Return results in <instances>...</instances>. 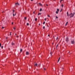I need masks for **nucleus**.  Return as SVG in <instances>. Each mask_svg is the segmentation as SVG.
Masks as SVG:
<instances>
[{
	"mask_svg": "<svg viewBox=\"0 0 75 75\" xmlns=\"http://www.w3.org/2000/svg\"><path fill=\"white\" fill-rule=\"evenodd\" d=\"M38 65V64H37V63H36L35 64L34 67H37Z\"/></svg>",
	"mask_w": 75,
	"mask_h": 75,
	"instance_id": "7",
	"label": "nucleus"
},
{
	"mask_svg": "<svg viewBox=\"0 0 75 75\" xmlns=\"http://www.w3.org/2000/svg\"><path fill=\"white\" fill-rule=\"evenodd\" d=\"M16 27H14L13 28V29H14V30H16Z\"/></svg>",
	"mask_w": 75,
	"mask_h": 75,
	"instance_id": "19",
	"label": "nucleus"
},
{
	"mask_svg": "<svg viewBox=\"0 0 75 75\" xmlns=\"http://www.w3.org/2000/svg\"><path fill=\"white\" fill-rule=\"evenodd\" d=\"M22 51H23V49H21V50H20L21 52H22Z\"/></svg>",
	"mask_w": 75,
	"mask_h": 75,
	"instance_id": "9",
	"label": "nucleus"
},
{
	"mask_svg": "<svg viewBox=\"0 0 75 75\" xmlns=\"http://www.w3.org/2000/svg\"><path fill=\"white\" fill-rule=\"evenodd\" d=\"M13 16H15L16 15V13L15 12V10H13Z\"/></svg>",
	"mask_w": 75,
	"mask_h": 75,
	"instance_id": "2",
	"label": "nucleus"
},
{
	"mask_svg": "<svg viewBox=\"0 0 75 75\" xmlns=\"http://www.w3.org/2000/svg\"><path fill=\"white\" fill-rule=\"evenodd\" d=\"M16 38H18V36H16Z\"/></svg>",
	"mask_w": 75,
	"mask_h": 75,
	"instance_id": "35",
	"label": "nucleus"
},
{
	"mask_svg": "<svg viewBox=\"0 0 75 75\" xmlns=\"http://www.w3.org/2000/svg\"><path fill=\"white\" fill-rule=\"evenodd\" d=\"M15 5L16 6H20V4L18 3H15Z\"/></svg>",
	"mask_w": 75,
	"mask_h": 75,
	"instance_id": "4",
	"label": "nucleus"
},
{
	"mask_svg": "<svg viewBox=\"0 0 75 75\" xmlns=\"http://www.w3.org/2000/svg\"><path fill=\"white\" fill-rule=\"evenodd\" d=\"M27 25H29V23H27Z\"/></svg>",
	"mask_w": 75,
	"mask_h": 75,
	"instance_id": "22",
	"label": "nucleus"
},
{
	"mask_svg": "<svg viewBox=\"0 0 75 75\" xmlns=\"http://www.w3.org/2000/svg\"><path fill=\"white\" fill-rule=\"evenodd\" d=\"M61 57H60L58 60V62L59 61V60H60V58Z\"/></svg>",
	"mask_w": 75,
	"mask_h": 75,
	"instance_id": "8",
	"label": "nucleus"
},
{
	"mask_svg": "<svg viewBox=\"0 0 75 75\" xmlns=\"http://www.w3.org/2000/svg\"><path fill=\"white\" fill-rule=\"evenodd\" d=\"M45 22H44L43 23V24H45Z\"/></svg>",
	"mask_w": 75,
	"mask_h": 75,
	"instance_id": "21",
	"label": "nucleus"
},
{
	"mask_svg": "<svg viewBox=\"0 0 75 75\" xmlns=\"http://www.w3.org/2000/svg\"><path fill=\"white\" fill-rule=\"evenodd\" d=\"M35 21H37V18H36L35 19Z\"/></svg>",
	"mask_w": 75,
	"mask_h": 75,
	"instance_id": "20",
	"label": "nucleus"
},
{
	"mask_svg": "<svg viewBox=\"0 0 75 75\" xmlns=\"http://www.w3.org/2000/svg\"><path fill=\"white\" fill-rule=\"evenodd\" d=\"M35 13V12H33V14H34Z\"/></svg>",
	"mask_w": 75,
	"mask_h": 75,
	"instance_id": "43",
	"label": "nucleus"
},
{
	"mask_svg": "<svg viewBox=\"0 0 75 75\" xmlns=\"http://www.w3.org/2000/svg\"><path fill=\"white\" fill-rule=\"evenodd\" d=\"M61 6L62 7H64V4L62 5Z\"/></svg>",
	"mask_w": 75,
	"mask_h": 75,
	"instance_id": "16",
	"label": "nucleus"
},
{
	"mask_svg": "<svg viewBox=\"0 0 75 75\" xmlns=\"http://www.w3.org/2000/svg\"><path fill=\"white\" fill-rule=\"evenodd\" d=\"M6 39H7V38H6Z\"/></svg>",
	"mask_w": 75,
	"mask_h": 75,
	"instance_id": "45",
	"label": "nucleus"
},
{
	"mask_svg": "<svg viewBox=\"0 0 75 75\" xmlns=\"http://www.w3.org/2000/svg\"><path fill=\"white\" fill-rule=\"evenodd\" d=\"M56 18H58V17L57 16H56Z\"/></svg>",
	"mask_w": 75,
	"mask_h": 75,
	"instance_id": "38",
	"label": "nucleus"
},
{
	"mask_svg": "<svg viewBox=\"0 0 75 75\" xmlns=\"http://www.w3.org/2000/svg\"><path fill=\"white\" fill-rule=\"evenodd\" d=\"M58 11H57L56 12V14H58Z\"/></svg>",
	"mask_w": 75,
	"mask_h": 75,
	"instance_id": "15",
	"label": "nucleus"
},
{
	"mask_svg": "<svg viewBox=\"0 0 75 75\" xmlns=\"http://www.w3.org/2000/svg\"><path fill=\"white\" fill-rule=\"evenodd\" d=\"M75 12H74L73 14H72V13H71L70 14H68V12H67V16H71L70 17V18H71V17H73L74 16V15H75Z\"/></svg>",
	"mask_w": 75,
	"mask_h": 75,
	"instance_id": "1",
	"label": "nucleus"
},
{
	"mask_svg": "<svg viewBox=\"0 0 75 75\" xmlns=\"http://www.w3.org/2000/svg\"><path fill=\"white\" fill-rule=\"evenodd\" d=\"M66 41H67V42H68L69 41L68 38H66Z\"/></svg>",
	"mask_w": 75,
	"mask_h": 75,
	"instance_id": "3",
	"label": "nucleus"
},
{
	"mask_svg": "<svg viewBox=\"0 0 75 75\" xmlns=\"http://www.w3.org/2000/svg\"><path fill=\"white\" fill-rule=\"evenodd\" d=\"M58 47V44H57V46H56V48H57V47Z\"/></svg>",
	"mask_w": 75,
	"mask_h": 75,
	"instance_id": "23",
	"label": "nucleus"
},
{
	"mask_svg": "<svg viewBox=\"0 0 75 75\" xmlns=\"http://www.w3.org/2000/svg\"><path fill=\"white\" fill-rule=\"evenodd\" d=\"M41 13H39L38 14V16H39V15H41Z\"/></svg>",
	"mask_w": 75,
	"mask_h": 75,
	"instance_id": "12",
	"label": "nucleus"
},
{
	"mask_svg": "<svg viewBox=\"0 0 75 75\" xmlns=\"http://www.w3.org/2000/svg\"><path fill=\"white\" fill-rule=\"evenodd\" d=\"M42 11V8H41L40 9V11Z\"/></svg>",
	"mask_w": 75,
	"mask_h": 75,
	"instance_id": "18",
	"label": "nucleus"
},
{
	"mask_svg": "<svg viewBox=\"0 0 75 75\" xmlns=\"http://www.w3.org/2000/svg\"><path fill=\"white\" fill-rule=\"evenodd\" d=\"M58 37H57V39H56L57 40H58Z\"/></svg>",
	"mask_w": 75,
	"mask_h": 75,
	"instance_id": "32",
	"label": "nucleus"
},
{
	"mask_svg": "<svg viewBox=\"0 0 75 75\" xmlns=\"http://www.w3.org/2000/svg\"><path fill=\"white\" fill-rule=\"evenodd\" d=\"M47 16H48V17H50V16L49 15H47Z\"/></svg>",
	"mask_w": 75,
	"mask_h": 75,
	"instance_id": "30",
	"label": "nucleus"
},
{
	"mask_svg": "<svg viewBox=\"0 0 75 75\" xmlns=\"http://www.w3.org/2000/svg\"><path fill=\"white\" fill-rule=\"evenodd\" d=\"M71 42V44H73L75 43V41H74V40H72Z\"/></svg>",
	"mask_w": 75,
	"mask_h": 75,
	"instance_id": "6",
	"label": "nucleus"
},
{
	"mask_svg": "<svg viewBox=\"0 0 75 75\" xmlns=\"http://www.w3.org/2000/svg\"><path fill=\"white\" fill-rule=\"evenodd\" d=\"M11 44L12 45H14V43L13 42Z\"/></svg>",
	"mask_w": 75,
	"mask_h": 75,
	"instance_id": "11",
	"label": "nucleus"
},
{
	"mask_svg": "<svg viewBox=\"0 0 75 75\" xmlns=\"http://www.w3.org/2000/svg\"><path fill=\"white\" fill-rule=\"evenodd\" d=\"M50 54L51 55H52V53L51 52H50Z\"/></svg>",
	"mask_w": 75,
	"mask_h": 75,
	"instance_id": "36",
	"label": "nucleus"
},
{
	"mask_svg": "<svg viewBox=\"0 0 75 75\" xmlns=\"http://www.w3.org/2000/svg\"><path fill=\"white\" fill-rule=\"evenodd\" d=\"M41 25V24H40H40H39V25Z\"/></svg>",
	"mask_w": 75,
	"mask_h": 75,
	"instance_id": "39",
	"label": "nucleus"
},
{
	"mask_svg": "<svg viewBox=\"0 0 75 75\" xmlns=\"http://www.w3.org/2000/svg\"><path fill=\"white\" fill-rule=\"evenodd\" d=\"M15 35H17V34H15Z\"/></svg>",
	"mask_w": 75,
	"mask_h": 75,
	"instance_id": "44",
	"label": "nucleus"
},
{
	"mask_svg": "<svg viewBox=\"0 0 75 75\" xmlns=\"http://www.w3.org/2000/svg\"><path fill=\"white\" fill-rule=\"evenodd\" d=\"M11 32L10 33V35H11Z\"/></svg>",
	"mask_w": 75,
	"mask_h": 75,
	"instance_id": "34",
	"label": "nucleus"
},
{
	"mask_svg": "<svg viewBox=\"0 0 75 75\" xmlns=\"http://www.w3.org/2000/svg\"><path fill=\"white\" fill-rule=\"evenodd\" d=\"M46 6H48V4H46Z\"/></svg>",
	"mask_w": 75,
	"mask_h": 75,
	"instance_id": "31",
	"label": "nucleus"
},
{
	"mask_svg": "<svg viewBox=\"0 0 75 75\" xmlns=\"http://www.w3.org/2000/svg\"><path fill=\"white\" fill-rule=\"evenodd\" d=\"M62 9H61L60 10V12H61L62 11Z\"/></svg>",
	"mask_w": 75,
	"mask_h": 75,
	"instance_id": "28",
	"label": "nucleus"
},
{
	"mask_svg": "<svg viewBox=\"0 0 75 75\" xmlns=\"http://www.w3.org/2000/svg\"><path fill=\"white\" fill-rule=\"evenodd\" d=\"M1 44L0 43V47H1Z\"/></svg>",
	"mask_w": 75,
	"mask_h": 75,
	"instance_id": "27",
	"label": "nucleus"
},
{
	"mask_svg": "<svg viewBox=\"0 0 75 75\" xmlns=\"http://www.w3.org/2000/svg\"><path fill=\"white\" fill-rule=\"evenodd\" d=\"M12 24H13V22H12Z\"/></svg>",
	"mask_w": 75,
	"mask_h": 75,
	"instance_id": "40",
	"label": "nucleus"
},
{
	"mask_svg": "<svg viewBox=\"0 0 75 75\" xmlns=\"http://www.w3.org/2000/svg\"><path fill=\"white\" fill-rule=\"evenodd\" d=\"M50 35H48V37H50Z\"/></svg>",
	"mask_w": 75,
	"mask_h": 75,
	"instance_id": "41",
	"label": "nucleus"
},
{
	"mask_svg": "<svg viewBox=\"0 0 75 75\" xmlns=\"http://www.w3.org/2000/svg\"><path fill=\"white\" fill-rule=\"evenodd\" d=\"M63 0H60V3H61L62 2V1Z\"/></svg>",
	"mask_w": 75,
	"mask_h": 75,
	"instance_id": "17",
	"label": "nucleus"
},
{
	"mask_svg": "<svg viewBox=\"0 0 75 75\" xmlns=\"http://www.w3.org/2000/svg\"><path fill=\"white\" fill-rule=\"evenodd\" d=\"M29 54H30V53H29V52H26V55H29Z\"/></svg>",
	"mask_w": 75,
	"mask_h": 75,
	"instance_id": "5",
	"label": "nucleus"
},
{
	"mask_svg": "<svg viewBox=\"0 0 75 75\" xmlns=\"http://www.w3.org/2000/svg\"><path fill=\"white\" fill-rule=\"evenodd\" d=\"M43 29H45V26H43Z\"/></svg>",
	"mask_w": 75,
	"mask_h": 75,
	"instance_id": "26",
	"label": "nucleus"
},
{
	"mask_svg": "<svg viewBox=\"0 0 75 75\" xmlns=\"http://www.w3.org/2000/svg\"><path fill=\"white\" fill-rule=\"evenodd\" d=\"M44 69L45 71L46 70V69H45V68H44Z\"/></svg>",
	"mask_w": 75,
	"mask_h": 75,
	"instance_id": "25",
	"label": "nucleus"
},
{
	"mask_svg": "<svg viewBox=\"0 0 75 75\" xmlns=\"http://www.w3.org/2000/svg\"><path fill=\"white\" fill-rule=\"evenodd\" d=\"M2 29H3L4 28V27H2Z\"/></svg>",
	"mask_w": 75,
	"mask_h": 75,
	"instance_id": "33",
	"label": "nucleus"
},
{
	"mask_svg": "<svg viewBox=\"0 0 75 75\" xmlns=\"http://www.w3.org/2000/svg\"><path fill=\"white\" fill-rule=\"evenodd\" d=\"M39 4V5L40 6H42V4H41L40 3Z\"/></svg>",
	"mask_w": 75,
	"mask_h": 75,
	"instance_id": "10",
	"label": "nucleus"
},
{
	"mask_svg": "<svg viewBox=\"0 0 75 75\" xmlns=\"http://www.w3.org/2000/svg\"><path fill=\"white\" fill-rule=\"evenodd\" d=\"M33 0H31V1H33Z\"/></svg>",
	"mask_w": 75,
	"mask_h": 75,
	"instance_id": "42",
	"label": "nucleus"
},
{
	"mask_svg": "<svg viewBox=\"0 0 75 75\" xmlns=\"http://www.w3.org/2000/svg\"><path fill=\"white\" fill-rule=\"evenodd\" d=\"M68 23V22H67V23H66V24H65V26H67V24Z\"/></svg>",
	"mask_w": 75,
	"mask_h": 75,
	"instance_id": "13",
	"label": "nucleus"
},
{
	"mask_svg": "<svg viewBox=\"0 0 75 75\" xmlns=\"http://www.w3.org/2000/svg\"><path fill=\"white\" fill-rule=\"evenodd\" d=\"M1 48H3V46H1Z\"/></svg>",
	"mask_w": 75,
	"mask_h": 75,
	"instance_id": "37",
	"label": "nucleus"
},
{
	"mask_svg": "<svg viewBox=\"0 0 75 75\" xmlns=\"http://www.w3.org/2000/svg\"><path fill=\"white\" fill-rule=\"evenodd\" d=\"M25 20H26V19H27V18H26V17H25Z\"/></svg>",
	"mask_w": 75,
	"mask_h": 75,
	"instance_id": "29",
	"label": "nucleus"
},
{
	"mask_svg": "<svg viewBox=\"0 0 75 75\" xmlns=\"http://www.w3.org/2000/svg\"><path fill=\"white\" fill-rule=\"evenodd\" d=\"M45 21H47V18H45Z\"/></svg>",
	"mask_w": 75,
	"mask_h": 75,
	"instance_id": "24",
	"label": "nucleus"
},
{
	"mask_svg": "<svg viewBox=\"0 0 75 75\" xmlns=\"http://www.w3.org/2000/svg\"><path fill=\"white\" fill-rule=\"evenodd\" d=\"M57 11L59 12V9H57Z\"/></svg>",
	"mask_w": 75,
	"mask_h": 75,
	"instance_id": "14",
	"label": "nucleus"
}]
</instances>
